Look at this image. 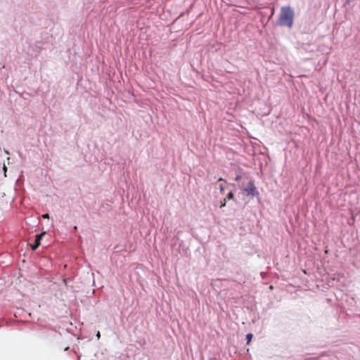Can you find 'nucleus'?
<instances>
[{
    "label": "nucleus",
    "mask_w": 360,
    "mask_h": 360,
    "mask_svg": "<svg viewBox=\"0 0 360 360\" xmlns=\"http://www.w3.org/2000/svg\"><path fill=\"white\" fill-rule=\"evenodd\" d=\"M96 338H97L98 339H99V338H100V337H101V333H100V332H99V331H98V332L96 333Z\"/></svg>",
    "instance_id": "12"
},
{
    "label": "nucleus",
    "mask_w": 360,
    "mask_h": 360,
    "mask_svg": "<svg viewBox=\"0 0 360 360\" xmlns=\"http://www.w3.org/2000/svg\"><path fill=\"white\" fill-rule=\"evenodd\" d=\"M269 288H270L271 290L274 289L273 285H271L269 286Z\"/></svg>",
    "instance_id": "16"
},
{
    "label": "nucleus",
    "mask_w": 360,
    "mask_h": 360,
    "mask_svg": "<svg viewBox=\"0 0 360 360\" xmlns=\"http://www.w3.org/2000/svg\"><path fill=\"white\" fill-rule=\"evenodd\" d=\"M69 349H70V347H67L65 349V351H68V350H69Z\"/></svg>",
    "instance_id": "15"
},
{
    "label": "nucleus",
    "mask_w": 360,
    "mask_h": 360,
    "mask_svg": "<svg viewBox=\"0 0 360 360\" xmlns=\"http://www.w3.org/2000/svg\"><path fill=\"white\" fill-rule=\"evenodd\" d=\"M227 200H235V197H234V193L233 191H229L227 195H226V197L225 198Z\"/></svg>",
    "instance_id": "5"
},
{
    "label": "nucleus",
    "mask_w": 360,
    "mask_h": 360,
    "mask_svg": "<svg viewBox=\"0 0 360 360\" xmlns=\"http://www.w3.org/2000/svg\"><path fill=\"white\" fill-rule=\"evenodd\" d=\"M219 188L220 193H223L224 191L225 188H224V185L222 184H220L219 185Z\"/></svg>",
    "instance_id": "7"
},
{
    "label": "nucleus",
    "mask_w": 360,
    "mask_h": 360,
    "mask_svg": "<svg viewBox=\"0 0 360 360\" xmlns=\"http://www.w3.org/2000/svg\"><path fill=\"white\" fill-rule=\"evenodd\" d=\"M253 338V334L252 333H248L245 336V340H246V343L248 345L250 343V342L252 341Z\"/></svg>",
    "instance_id": "6"
},
{
    "label": "nucleus",
    "mask_w": 360,
    "mask_h": 360,
    "mask_svg": "<svg viewBox=\"0 0 360 360\" xmlns=\"http://www.w3.org/2000/svg\"><path fill=\"white\" fill-rule=\"evenodd\" d=\"M294 16L295 11L290 6H282L277 25L281 27L292 28L294 22Z\"/></svg>",
    "instance_id": "1"
},
{
    "label": "nucleus",
    "mask_w": 360,
    "mask_h": 360,
    "mask_svg": "<svg viewBox=\"0 0 360 360\" xmlns=\"http://www.w3.org/2000/svg\"><path fill=\"white\" fill-rule=\"evenodd\" d=\"M40 51H41L40 46H39L37 45H35V44H33V45H30L29 46L27 53H28V55L31 58H34V57H37L38 56V54L39 53Z\"/></svg>",
    "instance_id": "4"
},
{
    "label": "nucleus",
    "mask_w": 360,
    "mask_h": 360,
    "mask_svg": "<svg viewBox=\"0 0 360 360\" xmlns=\"http://www.w3.org/2000/svg\"><path fill=\"white\" fill-rule=\"evenodd\" d=\"M210 360H217L215 358L210 359Z\"/></svg>",
    "instance_id": "17"
},
{
    "label": "nucleus",
    "mask_w": 360,
    "mask_h": 360,
    "mask_svg": "<svg viewBox=\"0 0 360 360\" xmlns=\"http://www.w3.org/2000/svg\"><path fill=\"white\" fill-rule=\"evenodd\" d=\"M3 169H4V172L6 173L7 171V167L5 165H4Z\"/></svg>",
    "instance_id": "13"
},
{
    "label": "nucleus",
    "mask_w": 360,
    "mask_h": 360,
    "mask_svg": "<svg viewBox=\"0 0 360 360\" xmlns=\"http://www.w3.org/2000/svg\"><path fill=\"white\" fill-rule=\"evenodd\" d=\"M243 191L245 192L247 196L252 198H257L259 200V193L255 185L254 181H249L247 186L243 187Z\"/></svg>",
    "instance_id": "2"
},
{
    "label": "nucleus",
    "mask_w": 360,
    "mask_h": 360,
    "mask_svg": "<svg viewBox=\"0 0 360 360\" xmlns=\"http://www.w3.org/2000/svg\"><path fill=\"white\" fill-rule=\"evenodd\" d=\"M321 356L316 357H309L306 358L304 360H319Z\"/></svg>",
    "instance_id": "8"
},
{
    "label": "nucleus",
    "mask_w": 360,
    "mask_h": 360,
    "mask_svg": "<svg viewBox=\"0 0 360 360\" xmlns=\"http://www.w3.org/2000/svg\"><path fill=\"white\" fill-rule=\"evenodd\" d=\"M226 200L224 199V200L221 201V202L220 208H223V207H226Z\"/></svg>",
    "instance_id": "9"
},
{
    "label": "nucleus",
    "mask_w": 360,
    "mask_h": 360,
    "mask_svg": "<svg viewBox=\"0 0 360 360\" xmlns=\"http://www.w3.org/2000/svg\"><path fill=\"white\" fill-rule=\"evenodd\" d=\"M241 178V176L240 175H237L236 177V181H239Z\"/></svg>",
    "instance_id": "11"
},
{
    "label": "nucleus",
    "mask_w": 360,
    "mask_h": 360,
    "mask_svg": "<svg viewBox=\"0 0 360 360\" xmlns=\"http://www.w3.org/2000/svg\"><path fill=\"white\" fill-rule=\"evenodd\" d=\"M46 234V231H43L40 233H38L35 236L34 242L32 244H30V248L32 250H36L40 245L41 241L42 240L43 236Z\"/></svg>",
    "instance_id": "3"
},
{
    "label": "nucleus",
    "mask_w": 360,
    "mask_h": 360,
    "mask_svg": "<svg viewBox=\"0 0 360 360\" xmlns=\"http://www.w3.org/2000/svg\"><path fill=\"white\" fill-rule=\"evenodd\" d=\"M42 218L44 219H49L50 216H49V213H44L42 214Z\"/></svg>",
    "instance_id": "10"
},
{
    "label": "nucleus",
    "mask_w": 360,
    "mask_h": 360,
    "mask_svg": "<svg viewBox=\"0 0 360 360\" xmlns=\"http://www.w3.org/2000/svg\"><path fill=\"white\" fill-rule=\"evenodd\" d=\"M224 181L226 182V181L222 177L219 178L218 181Z\"/></svg>",
    "instance_id": "14"
}]
</instances>
